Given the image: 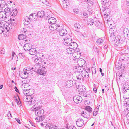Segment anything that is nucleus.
Segmentation results:
<instances>
[{
  "mask_svg": "<svg viewBox=\"0 0 129 129\" xmlns=\"http://www.w3.org/2000/svg\"><path fill=\"white\" fill-rule=\"evenodd\" d=\"M45 12L44 11H39L37 13V15L38 16L42 18L43 17Z\"/></svg>",
  "mask_w": 129,
  "mask_h": 129,
  "instance_id": "obj_28",
  "label": "nucleus"
},
{
  "mask_svg": "<svg viewBox=\"0 0 129 129\" xmlns=\"http://www.w3.org/2000/svg\"><path fill=\"white\" fill-rule=\"evenodd\" d=\"M4 31V29L2 26H0V34H2Z\"/></svg>",
  "mask_w": 129,
  "mask_h": 129,
  "instance_id": "obj_46",
  "label": "nucleus"
},
{
  "mask_svg": "<svg viewBox=\"0 0 129 129\" xmlns=\"http://www.w3.org/2000/svg\"><path fill=\"white\" fill-rule=\"evenodd\" d=\"M116 30L117 29L115 27H113L109 29V32L110 35V36L112 38L114 37L115 36Z\"/></svg>",
  "mask_w": 129,
  "mask_h": 129,
  "instance_id": "obj_4",
  "label": "nucleus"
},
{
  "mask_svg": "<svg viewBox=\"0 0 129 129\" xmlns=\"http://www.w3.org/2000/svg\"><path fill=\"white\" fill-rule=\"evenodd\" d=\"M122 66V63L121 62H119L118 63V64L116 65L115 67L117 69H121V66Z\"/></svg>",
  "mask_w": 129,
  "mask_h": 129,
  "instance_id": "obj_34",
  "label": "nucleus"
},
{
  "mask_svg": "<svg viewBox=\"0 0 129 129\" xmlns=\"http://www.w3.org/2000/svg\"><path fill=\"white\" fill-rule=\"evenodd\" d=\"M78 62L79 65L83 68L85 67L86 64L85 61L82 59L78 60Z\"/></svg>",
  "mask_w": 129,
  "mask_h": 129,
  "instance_id": "obj_7",
  "label": "nucleus"
},
{
  "mask_svg": "<svg viewBox=\"0 0 129 129\" xmlns=\"http://www.w3.org/2000/svg\"><path fill=\"white\" fill-rule=\"evenodd\" d=\"M87 24L91 25L93 23V21L92 19L88 18L87 20Z\"/></svg>",
  "mask_w": 129,
  "mask_h": 129,
  "instance_id": "obj_32",
  "label": "nucleus"
},
{
  "mask_svg": "<svg viewBox=\"0 0 129 129\" xmlns=\"http://www.w3.org/2000/svg\"><path fill=\"white\" fill-rule=\"evenodd\" d=\"M121 37L119 35H118L115 37V38L114 40V44L116 46L119 44L120 42Z\"/></svg>",
  "mask_w": 129,
  "mask_h": 129,
  "instance_id": "obj_9",
  "label": "nucleus"
},
{
  "mask_svg": "<svg viewBox=\"0 0 129 129\" xmlns=\"http://www.w3.org/2000/svg\"><path fill=\"white\" fill-rule=\"evenodd\" d=\"M45 118V116L43 115L40 116V117H39V120L40 121H43L44 119Z\"/></svg>",
  "mask_w": 129,
  "mask_h": 129,
  "instance_id": "obj_43",
  "label": "nucleus"
},
{
  "mask_svg": "<svg viewBox=\"0 0 129 129\" xmlns=\"http://www.w3.org/2000/svg\"><path fill=\"white\" fill-rule=\"evenodd\" d=\"M32 46L30 44L26 43L24 46V49L26 51H29L31 48Z\"/></svg>",
  "mask_w": 129,
  "mask_h": 129,
  "instance_id": "obj_10",
  "label": "nucleus"
},
{
  "mask_svg": "<svg viewBox=\"0 0 129 129\" xmlns=\"http://www.w3.org/2000/svg\"><path fill=\"white\" fill-rule=\"evenodd\" d=\"M85 109L87 111L88 113H91L92 112V109L90 106H86L85 107Z\"/></svg>",
  "mask_w": 129,
  "mask_h": 129,
  "instance_id": "obj_26",
  "label": "nucleus"
},
{
  "mask_svg": "<svg viewBox=\"0 0 129 129\" xmlns=\"http://www.w3.org/2000/svg\"><path fill=\"white\" fill-rule=\"evenodd\" d=\"M126 4L127 6H129V0H126Z\"/></svg>",
  "mask_w": 129,
  "mask_h": 129,
  "instance_id": "obj_63",
  "label": "nucleus"
},
{
  "mask_svg": "<svg viewBox=\"0 0 129 129\" xmlns=\"http://www.w3.org/2000/svg\"><path fill=\"white\" fill-rule=\"evenodd\" d=\"M64 45H67L69 44L70 43H71L70 42H71L72 40L71 38H65V39H64Z\"/></svg>",
  "mask_w": 129,
  "mask_h": 129,
  "instance_id": "obj_17",
  "label": "nucleus"
},
{
  "mask_svg": "<svg viewBox=\"0 0 129 129\" xmlns=\"http://www.w3.org/2000/svg\"><path fill=\"white\" fill-rule=\"evenodd\" d=\"M42 107L40 105L38 106V104H35L32 107L31 110L32 111H35V114L37 116L40 117L43 115L44 113L43 109H41Z\"/></svg>",
  "mask_w": 129,
  "mask_h": 129,
  "instance_id": "obj_1",
  "label": "nucleus"
},
{
  "mask_svg": "<svg viewBox=\"0 0 129 129\" xmlns=\"http://www.w3.org/2000/svg\"><path fill=\"white\" fill-rule=\"evenodd\" d=\"M8 116L9 119L11 118L12 117V115L10 112L8 114Z\"/></svg>",
  "mask_w": 129,
  "mask_h": 129,
  "instance_id": "obj_55",
  "label": "nucleus"
},
{
  "mask_svg": "<svg viewBox=\"0 0 129 129\" xmlns=\"http://www.w3.org/2000/svg\"><path fill=\"white\" fill-rule=\"evenodd\" d=\"M96 73V70L95 69L93 70V71L92 72V75H93V74H95Z\"/></svg>",
  "mask_w": 129,
  "mask_h": 129,
  "instance_id": "obj_61",
  "label": "nucleus"
},
{
  "mask_svg": "<svg viewBox=\"0 0 129 129\" xmlns=\"http://www.w3.org/2000/svg\"><path fill=\"white\" fill-rule=\"evenodd\" d=\"M83 95L86 97H89L90 95L89 93L87 94V92H85L83 94Z\"/></svg>",
  "mask_w": 129,
  "mask_h": 129,
  "instance_id": "obj_51",
  "label": "nucleus"
},
{
  "mask_svg": "<svg viewBox=\"0 0 129 129\" xmlns=\"http://www.w3.org/2000/svg\"><path fill=\"white\" fill-rule=\"evenodd\" d=\"M93 0H85V2H88L91 5H92L93 3Z\"/></svg>",
  "mask_w": 129,
  "mask_h": 129,
  "instance_id": "obj_48",
  "label": "nucleus"
},
{
  "mask_svg": "<svg viewBox=\"0 0 129 129\" xmlns=\"http://www.w3.org/2000/svg\"><path fill=\"white\" fill-rule=\"evenodd\" d=\"M5 12V13H9L11 12V10L9 8H5L4 10Z\"/></svg>",
  "mask_w": 129,
  "mask_h": 129,
  "instance_id": "obj_45",
  "label": "nucleus"
},
{
  "mask_svg": "<svg viewBox=\"0 0 129 129\" xmlns=\"http://www.w3.org/2000/svg\"><path fill=\"white\" fill-rule=\"evenodd\" d=\"M17 13V11L16 9H14L12 10L10 14L13 16H16Z\"/></svg>",
  "mask_w": 129,
  "mask_h": 129,
  "instance_id": "obj_23",
  "label": "nucleus"
},
{
  "mask_svg": "<svg viewBox=\"0 0 129 129\" xmlns=\"http://www.w3.org/2000/svg\"><path fill=\"white\" fill-rule=\"evenodd\" d=\"M6 5V3L3 0L0 1V7L2 8L4 7Z\"/></svg>",
  "mask_w": 129,
  "mask_h": 129,
  "instance_id": "obj_36",
  "label": "nucleus"
},
{
  "mask_svg": "<svg viewBox=\"0 0 129 129\" xmlns=\"http://www.w3.org/2000/svg\"><path fill=\"white\" fill-rule=\"evenodd\" d=\"M8 27H9V28H8L10 29H12L13 27H14V26H13L11 24H9L8 25Z\"/></svg>",
  "mask_w": 129,
  "mask_h": 129,
  "instance_id": "obj_54",
  "label": "nucleus"
},
{
  "mask_svg": "<svg viewBox=\"0 0 129 129\" xmlns=\"http://www.w3.org/2000/svg\"><path fill=\"white\" fill-rule=\"evenodd\" d=\"M34 15H35L36 16L37 15L35 13H34L33 14H31L29 16V17L30 16H31L32 17H33L34 16Z\"/></svg>",
  "mask_w": 129,
  "mask_h": 129,
  "instance_id": "obj_58",
  "label": "nucleus"
},
{
  "mask_svg": "<svg viewBox=\"0 0 129 129\" xmlns=\"http://www.w3.org/2000/svg\"><path fill=\"white\" fill-rule=\"evenodd\" d=\"M73 82L71 80L68 81L66 83V85L68 87H70L72 85Z\"/></svg>",
  "mask_w": 129,
  "mask_h": 129,
  "instance_id": "obj_33",
  "label": "nucleus"
},
{
  "mask_svg": "<svg viewBox=\"0 0 129 129\" xmlns=\"http://www.w3.org/2000/svg\"><path fill=\"white\" fill-rule=\"evenodd\" d=\"M69 47L71 49H76L78 47V45L76 43L74 42L70 43L69 44Z\"/></svg>",
  "mask_w": 129,
  "mask_h": 129,
  "instance_id": "obj_8",
  "label": "nucleus"
},
{
  "mask_svg": "<svg viewBox=\"0 0 129 129\" xmlns=\"http://www.w3.org/2000/svg\"><path fill=\"white\" fill-rule=\"evenodd\" d=\"M75 67V71L76 72H82L83 71L82 70H84L83 68L79 65Z\"/></svg>",
  "mask_w": 129,
  "mask_h": 129,
  "instance_id": "obj_15",
  "label": "nucleus"
},
{
  "mask_svg": "<svg viewBox=\"0 0 129 129\" xmlns=\"http://www.w3.org/2000/svg\"><path fill=\"white\" fill-rule=\"evenodd\" d=\"M94 50H95V51L96 52H97V53H98L99 52V51L98 50V49H97L96 47L94 49Z\"/></svg>",
  "mask_w": 129,
  "mask_h": 129,
  "instance_id": "obj_60",
  "label": "nucleus"
},
{
  "mask_svg": "<svg viewBox=\"0 0 129 129\" xmlns=\"http://www.w3.org/2000/svg\"><path fill=\"white\" fill-rule=\"evenodd\" d=\"M93 90L94 92L95 93H96L97 91V88L95 87H94L93 88Z\"/></svg>",
  "mask_w": 129,
  "mask_h": 129,
  "instance_id": "obj_59",
  "label": "nucleus"
},
{
  "mask_svg": "<svg viewBox=\"0 0 129 129\" xmlns=\"http://www.w3.org/2000/svg\"><path fill=\"white\" fill-rule=\"evenodd\" d=\"M15 119L19 124H21L19 118H15Z\"/></svg>",
  "mask_w": 129,
  "mask_h": 129,
  "instance_id": "obj_56",
  "label": "nucleus"
},
{
  "mask_svg": "<svg viewBox=\"0 0 129 129\" xmlns=\"http://www.w3.org/2000/svg\"><path fill=\"white\" fill-rule=\"evenodd\" d=\"M82 75L83 77L86 78L89 77V74L87 72L82 71Z\"/></svg>",
  "mask_w": 129,
  "mask_h": 129,
  "instance_id": "obj_22",
  "label": "nucleus"
},
{
  "mask_svg": "<svg viewBox=\"0 0 129 129\" xmlns=\"http://www.w3.org/2000/svg\"><path fill=\"white\" fill-rule=\"evenodd\" d=\"M96 18H94V20L95 21L94 24L96 27L99 28L101 26L102 24L99 20H96Z\"/></svg>",
  "mask_w": 129,
  "mask_h": 129,
  "instance_id": "obj_13",
  "label": "nucleus"
},
{
  "mask_svg": "<svg viewBox=\"0 0 129 129\" xmlns=\"http://www.w3.org/2000/svg\"><path fill=\"white\" fill-rule=\"evenodd\" d=\"M51 25L49 26V28L50 30L54 31L56 28V25H55V24H51Z\"/></svg>",
  "mask_w": 129,
  "mask_h": 129,
  "instance_id": "obj_24",
  "label": "nucleus"
},
{
  "mask_svg": "<svg viewBox=\"0 0 129 129\" xmlns=\"http://www.w3.org/2000/svg\"><path fill=\"white\" fill-rule=\"evenodd\" d=\"M26 37V36L23 34L19 35L18 36V38L19 40H22L25 39Z\"/></svg>",
  "mask_w": 129,
  "mask_h": 129,
  "instance_id": "obj_29",
  "label": "nucleus"
},
{
  "mask_svg": "<svg viewBox=\"0 0 129 129\" xmlns=\"http://www.w3.org/2000/svg\"><path fill=\"white\" fill-rule=\"evenodd\" d=\"M46 129H57V126H54L53 125L49 124L46 125L45 126Z\"/></svg>",
  "mask_w": 129,
  "mask_h": 129,
  "instance_id": "obj_16",
  "label": "nucleus"
},
{
  "mask_svg": "<svg viewBox=\"0 0 129 129\" xmlns=\"http://www.w3.org/2000/svg\"><path fill=\"white\" fill-rule=\"evenodd\" d=\"M5 24V21L3 20H0V26H1L3 27Z\"/></svg>",
  "mask_w": 129,
  "mask_h": 129,
  "instance_id": "obj_41",
  "label": "nucleus"
},
{
  "mask_svg": "<svg viewBox=\"0 0 129 129\" xmlns=\"http://www.w3.org/2000/svg\"><path fill=\"white\" fill-rule=\"evenodd\" d=\"M31 97H32V98L30 99V103L31 104H29L31 105V104H33L35 102V99L33 97V96L32 95V94H31V95L30 96Z\"/></svg>",
  "mask_w": 129,
  "mask_h": 129,
  "instance_id": "obj_35",
  "label": "nucleus"
},
{
  "mask_svg": "<svg viewBox=\"0 0 129 129\" xmlns=\"http://www.w3.org/2000/svg\"><path fill=\"white\" fill-rule=\"evenodd\" d=\"M76 124L78 127L82 126L84 125V121L83 119L79 118L76 121Z\"/></svg>",
  "mask_w": 129,
  "mask_h": 129,
  "instance_id": "obj_6",
  "label": "nucleus"
},
{
  "mask_svg": "<svg viewBox=\"0 0 129 129\" xmlns=\"http://www.w3.org/2000/svg\"><path fill=\"white\" fill-rule=\"evenodd\" d=\"M30 90L29 89H23V93L24 94H26L27 95H30L31 94L29 93L30 91H29Z\"/></svg>",
  "mask_w": 129,
  "mask_h": 129,
  "instance_id": "obj_25",
  "label": "nucleus"
},
{
  "mask_svg": "<svg viewBox=\"0 0 129 129\" xmlns=\"http://www.w3.org/2000/svg\"><path fill=\"white\" fill-rule=\"evenodd\" d=\"M33 69L34 68H32L31 69L28 68H25L24 69V70L28 74L30 73V71L31 70H33Z\"/></svg>",
  "mask_w": 129,
  "mask_h": 129,
  "instance_id": "obj_31",
  "label": "nucleus"
},
{
  "mask_svg": "<svg viewBox=\"0 0 129 129\" xmlns=\"http://www.w3.org/2000/svg\"><path fill=\"white\" fill-rule=\"evenodd\" d=\"M15 54V52L13 51L12 52V59L13 58V57H14V55Z\"/></svg>",
  "mask_w": 129,
  "mask_h": 129,
  "instance_id": "obj_64",
  "label": "nucleus"
},
{
  "mask_svg": "<svg viewBox=\"0 0 129 129\" xmlns=\"http://www.w3.org/2000/svg\"><path fill=\"white\" fill-rule=\"evenodd\" d=\"M62 2V4L61 5L62 7L64 8H67L69 5L68 2H66V0H64Z\"/></svg>",
  "mask_w": 129,
  "mask_h": 129,
  "instance_id": "obj_21",
  "label": "nucleus"
},
{
  "mask_svg": "<svg viewBox=\"0 0 129 129\" xmlns=\"http://www.w3.org/2000/svg\"><path fill=\"white\" fill-rule=\"evenodd\" d=\"M14 89L15 90V91L19 93V91L18 89L16 86H15L14 87Z\"/></svg>",
  "mask_w": 129,
  "mask_h": 129,
  "instance_id": "obj_57",
  "label": "nucleus"
},
{
  "mask_svg": "<svg viewBox=\"0 0 129 129\" xmlns=\"http://www.w3.org/2000/svg\"><path fill=\"white\" fill-rule=\"evenodd\" d=\"M25 76L24 77H22V78L23 79H24L27 78L28 77V74L24 70H23V72L22 73Z\"/></svg>",
  "mask_w": 129,
  "mask_h": 129,
  "instance_id": "obj_37",
  "label": "nucleus"
},
{
  "mask_svg": "<svg viewBox=\"0 0 129 129\" xmlns=\"http://www.w3.org/2000/svg\"><path fill=\"white\" fill-rule=\"evenodd\" d=\"M56 21V19L53 17L49 18L48 20V23L51 24H55Z\"/></svg>",
  "mask_w": 129,
  "mask_h": 129,
  "instance_id": "obj_18",
  "label": "nucleus"
},
{
  "mask_svg": "<svg viewBox=\"0 0 129 129\" xmlns=\"http://www.w3.org/2000/svg\"><path fill=\"white\" fill-rule=\"evenodd\" d=\"M67 32L66 30L65 29H61L59 31V34L61 36H63L67 34Z\"/></svg>",
  "mask_w": 129,
  "mask_h": 129,
  "instance_id": "obj_14",
  "label": "nucleus"
},
{
  "mask_svg": "<svg viewBox=\"0 0 129 129\" xmlns=\"http://www.w3.org/2000/svg\"><path fill=\"white\" fill-rule=\"evenodd\" d=\"M77 88L78 89H79V90L78 91H83V86L82 85H78L77 86H76Z\"/></svg>",
  "mask_w": 129,
  "mask_h": 129,
  "instance_id": "obj_39",
  "label": "nucleus"
},
{
  "mask_svg": "<svg viewBox=\"0 0 129 129\" xmlns=\"http://www.w3.org/2000/svg\"><path fill=\"white\" fill-rule=\"evenodd\" d=\"M73 101L76 104L81 103L82 99L80 96L78 95H76L74 96L73 98Z\"/></svg>",
  "mask_w": 129,
  "mask_h": 129,
  "instance_id": "obj_2",
  "label": "nucleus"
},
{
  "mask_svg": "<svg viewBox=\"0 0 129 129\" xmlns=\"http://www.w3.org/2000/svg\"><path fill=\"white\" fill-rule=\"evenodd\" d=\"M35 68L37 69L38 72L39 74L41 75H45L46 74V71H44V69H42L41 67L39 66L35 67Z\"/></svg>",
  "mask_w": 129,
  "mask_h": 129,
  "instance_id": "obj_5",
  "label": "nucleus"
},
{
  "mask_svg": "<svg viewBox=\"0 0 129 129\" xmlns=\"http://www.w3.org/2000/svg\"><path fill=\"white\" fill-rule=\"evenodd\" d=\"M29 53L31 55H34L37 52V50L35 48H31L29 51Z\"/></svg>",
  "mask_w": 129,
  "mask_h": 129,
  "instance_id": "obj_19",
  "label": "nucleus"
},
{
  "mask_svg": "<svg viewBox=\"0 0 129 129\" xmlns=\"http://www.w3.org/2000/svg\"><path fill=\"white\" fill-rule=\"evenodd\" d=\"M17 23V22L16 21H12L11 23V24L13 26H15L16 25V24Z\"/></svg>",
  "mask_w": 129,
  "mask_h": 129,
  "instance_id": "obj_53",
  "label": "nucleus"
},
{
  "mask_svg": "<svg viewBox=\"0 0 129 129\" xmlns=\"http://www.w3.org/2000/svg\"><path fill=\"white\" fill-rule=\"evenodd\" d=\"M73 11L74 12L77 14L78 12V10L77 9H74L73 10Z\"/></svg>",
  "mask_w": 129,
  "mask_h": 129,
  "instance_id": "obj_62",
  "label": "nucleus"
},
{
  "mask_svg": "<svg viewBox=\"0 0 129 129\" xmlns=\"http://www.w3.org/2000/svg\"><path fill=\"white\" fill-rule=\"evenodd\" d=\"M99 110L98 108L95 109L94 110L93 112V115L94 116H96V114L98 113V112Z\"/></svg>",
  "mask_w": 129,
  "mask_h": 129,
  "instance_id": "obj_44",
  "label": "nucleus"
},
{
  "mask_svg": "<svg viewBox=\"0 0 129 129\" xmlns=\"http://www.w3.org/2000/svg\"><path fill=\"white\" fill-rule=\"evenodd\" d=\"M74 29L76 31H77V29H79L80 27V25L78 23H75L74 24Z\"/></svg>",
  "mask_w": 129,
  "mask_h": 129,
  "instance_id": "obj_27",
  "label": "nucleus"
},
{
  "mask_svg": "<svg viewBox=\"0 0 129 129\" xmlns=\"http://www.w3.org/2000/svg\"><path fill=\"white\" fill-rule=\"evenodd\" d=\"M6 13H0V17L3 18H7L6 15Z\"/></svg>",
  "mask_w": 129,
  "mask_h": 129,
  "instance_id": "obj_40",
  "label": "nucleus"
},
{
  "mask_svg": "<svg viewBox=\"0 0 129 129\" xmlns=\"http://www.w3.org/2000/svg\"><path fill=\"white\" fill-rule=\"evenodd\" d=\"M96 42L98 45H101L103 43V40L100 38L99 39L96 41Z\"/></svg>",
  "mask_w": 129,
  "mask_h": 129,
  "instance_id": "obj_38",
  "label": "nucleus"
},
{
  "mask_svg": "<svg viewBox=\"0 0 129 129\" xmlns=\"http://www.w3.org/2000/svg\"><path fill=\"white\" fill-rule=\"evenodd\" d=\"M31 95H24L22 98L23 100L25 102H28L29 104L30 103V99L32 98L30 97Z\"/></svg>",
  "mask_w": 129,
  "mask_h": 129,
  "instance_id": "obj_11",
  "label": "nucleus"
},
{
  "mask_svg": "<svg viewBox=\"0 0 129 129\" xmlns=\"http://www.w3.org/2000/svg\"><path fill=\"white\" fill-rule=\"evenodd\" d=\"M43 18L45 19H47L50 18V15L48 13L44 12V15L43 16Z\"/></svg>",
  "mask_w": 129,
  "mask_h": 129,
  "instance_id": "obj_30",
  "label": "nucleus"
},
{
  "mask_svg": "<svg viewBox=\"0 0 129 129\" xmlns=\"http://www.w3.org/2000/svg\"><path fill=\"white\" fill-rule=\"evenodd\" d=\"M82 77V76L81 74L78 75V76H76L77 79L79 80H81Z\"/></svg>",
  "mask_w": 129,
  "mask_h": 129,
  "instance_id": "obj_47",
  "label": "nucleus"
},
{
  "mask_svg": "<svg viewBox=\"0 0 129 129\" xmlns=\"http://www.w3.org/2000/svg\"><path fill=\"white\" fill-rule=\"evenodd\" d=\"M81 114L82 116L86 118H88L90 116L89 113L86 111L82 112Z\"/></svg>",
  "mask_w": 129,
  "mask_h": 129,
  "instance_id": "obj_12",
  "label": "nucleus"
},
{
  "mask_svg": "<svg viewBox=\"0 0 129 129\" xmlns=\"http://www.w3.org/2000/svg\"><path fill=\"white\" fill-rule=\"evenodd\" d=\"M35 62L36 63L35 65V67H37L39 66L41 67V64L43 62L42 60L41 57H39L36 58L35 60Z\"/></svg>",
  "mask_w": 129,
  "mask_h": 129,
  "instance_id": "obj_3",
  "label": "nucleus"
},
{
  "mask_svg": "<svg viewBox=\"0 0 129 129\" xmlns=\"http://www.w3.org/2000/svg\"><path fill=\"white\" fill-rule=\"evenodd\" d=\"M42 82L44 84H46L47 82V80L45 78H44L41 80Z\"/></svg>",
  "mask_w": 129,
  "mask_h": 129,
  "instance_id": "obj_42",
  "label": "nucleus"
},
{
  "mask_svg": "<svg viewBox=\"0 0 129 129\" xmlns=\"http://www.w3.org/2000/svg\"><path fill=\"white\" fill-rule=\"evenodd\" d=\"M24 19V24L28 25L30 23V19L28 17L26 16L25 17Z\"/></svg>",
  "mask_w": 129,
  "mask_h": 129,
  "instance_id": "obj_20",
  "label": "nucleus"
},
{
  "mask_svg": "<svg viewBox=\"0 0 129 129\" xmlns=\"http://www.w3.org/2000/svg\"><path fill=\"white\" fill-rule=\"evenodd\" d=\"M56 25V28L55 29V30H57L58 31H59L60 30V25H58V24Z\"/></svg>",
  "mask_w": 129,
  "mask_h": 129,
  "instance_id": "obj_50",
  "label": "nucleus"
},
{
  "mask_svg": "<svg viewBox=\"0 0 129 129\" xmlns=\"http://www.w3.org/2000/svg\"><path fill=\"white\" fill-rule=\"evenodd\" d=\"M83 68H84L83 70H84V71H86V72H88H88H90V69L89 68L87 67L86 68V69H85V67Z\"/></svg>",
  "mask_w": 129,
  "mask_h": 129,
  "instance_id": "obj_49",
  "label": "nucleus"
},
{
  "mask_svg": "<svg viewBox=\"0 0 129 129\" xmlns=\"http://www.w3.org/2000/svg\"><path fill=\"white\" fill-rule=\"evenodd\" d=\"M42 2L46 5L48 6L49 4L48 2L46 0H43Z\"/></svg>",
  "mask_w": 129,
  "mask_h": 129,
  "instance_id": "obj_52",
  "label": "nucleus"
}]
</instances>
